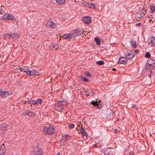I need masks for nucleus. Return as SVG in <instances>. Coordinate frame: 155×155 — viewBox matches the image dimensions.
I'll return each mask as SVG.
<instances>
[{"label":"nucleus","instance_id":"obj_1","mask_svg":"<svg viewBox=\"0 0 155 155\" xmlns=\"http://www.w3.org/2000/svg\"><path fill=\"white\" fill-rule=\"evenodd\" d=\"M43 130V132L46 134L51 135L54 134L55 132L54 127H51V126L48 124H46L44 126Z\"/></svg>","mask_w":155,"mask_h":155},{"label":"nucleus","instance_id":"obj_2","mask_svg":"<svg viewBox=\"0 0 155 155\" xmlns=\"http://www.w3.org/2000/svg\"><path fill=\"white\" fill-rule=\"evenodd\" d=\"M67 105L66 103H65L64 104L63 102H60L55 104V108L56 110L61 111L67 106Z\"/></svg>","mask_w":155,"mask_h":155},{"label":"nucleus","instance_id":"obj_3","mask_svg":"<svg viewBox=\"0 0 155 155\" xmlns=\"http://www.w3.org/2000/svg\"><path fill=\"white\" fill-rule=\"evenodd\" d=\"M62 37L63 38L68 41L71 40V39H74L75 37L74 34H73L72 31H71L68 34H64Z\"/></svg>","mask_w":155,"mask_h":155},{"label":"nucleus","instance_id":"obj_4","mask_svg":"<svg viewBox=\"0 0 155 155\" xmlns=\"http://www.w3.org/2000/svg\"><path fill=\"white\" fill-rule=\"evenodd\" d=\"M19 35L16 33H6L5 34V37L9 38L17 39L19 38Z\"/></svg>","mask_w":155,"mask_h":155},{"label":"nucleus","instance_id":"obj_5","mask_svg":"<svg viewBox=\"0 0 155 155\" xmlns=\"http://www.w3.org/2000/svg\"><path fill=\"white\" fill-rule=\"evenodd\" d=\"M34 153L36 155L42 154V150L41 148L37 146H35L33 148Z\"/></svg>","mask_w":155,"mask_h":155},{"label":"nucleus","instance_id":"obj_6","mask_svg":"<svg viewBox=\"0 0 155 155\" xmlns=\"http://www.w3.org/2000/svg\"><path fill=\"white\" fill-rule=\"evenodd\" d=\"M2 19L4 20H13L14 19V17L12 15L8 13H5L3 16Z\"/></svg>","mask_w":155,"mask_h":155},{"label":"nucleus","instance_id":"obj_7","mask_svg":"<svg viewBox=\"0 0 155 155\" xmlns=\"http://www.w3.org/2000/svg\"><path fill=\"white\" fill-rule=\"evenodd\" d=\"M46 25L47 27L49 28H55L56 26V24L52 21L51 19H49L47 22Z\"/></svg>","mask_w":155,"mask_h":155},{"label":"nucleus","instance_id":"obj_8","mask_svg":"<svg viewBox=\"0 0 155 155\" xmlns=\"http://www.w3.org/2000/svg\"><path fill=\"white\" fill-rule=\"evenodd\" d=\"M124 54L125 55L126 57L130 59H132L134 57L135 53L134 51H129L124 53Z\"/></svg>","mask_w":155,"mask_h":155},{"label":"nucleus","instance_id":"obj_9","mask_svg":"<svg viewBox=\"0 0 155 155\" xmlns=\"http://www.w3.org/2000/svg\"><path fill=\"white\" fill-rule=\"evenodd\" d=\"M147 63L149 65V68L150 70H152L154 67L155 64V60L153 58H150L148 60Z\"/></svg>","mask_w":155,"mask_h":155},{"label":"nucleus","instance_id":"obj_10","mask_svg":"<svg viewBox=\"0 0 155 155\" xmlns=\"http://www.w3.org/2000/svg\"><path fill=\"white\" fill-rule=\"evenodd\" d=\"M101 101V100H100L99 101H92L91 103L94 106H96V108L100 109L102 107V104L100 103Z\"/></svg>","mask_w":155,"mask_h":155},{"label":"nucleus","instance_id":"obj_11","mask_svg":"<svg viewBox=\"0 0 155 155\" xmlns=\"http://www.w3.org/2000/svg\"><path fill=\"white\" fill-rule=\"evenodd\" d=\"M12 92L11 91L8 92L0 91V96L4 98H5L8 96L12 94Z\"/></svg>","mask_w":155,"mask_h":155},{"label":"nucleus","instance_id":"obj_12","mask_svg":"<svg viewBox=\"0 0 155 155\" xmlns=\"http://www.w3.org/2000/svg\"><path fill=\"white\" fill-rule=\"evenodd\" d=\"M83 21L84 23L87 25H89L91 22L92 19L90 16H87L84 17L83 18Z\"/></svg>","mask_w":155,"mask_h":155},{"label":"nucleus","instance_id":"obj_13","mask_svg":"<svg viewBox=\"0 0 155 155\" xmlns=\"http://www.w3.org/2000/svg\"><path fill=\"white\" fill-rule=\"evenodd\" d=\"M149 45L151 47L155 44V37L153 36L149 38L148 39Z\"/></svg>","mask_w":155,"mask_h":155},{"label":"nucleus","instance_id":"obj_14","mask_svg":"<svg viewBox=\"0 0 155 155\" xmlns=\"http://www.w3.org/2000/svg\"><path fill=\"white\" fill-rule=\"evenodd\" d=\"M72 32L73 34H74L75 37L80 35H82L83 33L82 30L81 29H76L72 31Z\"/></svg>","mask_w":155,"mask_h":155},{"label":"nucleus","instance_id":"obj_15","mask_svg":"<svg viewBox=\"0 0 155 155\" xmlns=\"http://www.w3.org/2000/svg\"><path fill=\"white\" fill-rule=\"evenodd\" d=\"M118 62L121 64H125L127 62V60L126 57H121L119 58Z\"/></svg>","mask_w":155,"mask_h":155},{"label":"nucleus","instance_id":"obj_16","mask_svg":"<svg viewBox=\"0 0 155 155\" xmlns=\"http://www.w3.org/2000/svg\"><path fill=\"white\" fill-rule=\"evenodd\" d=\"M80 132L83 136L84 139L85 140H87L88 138V135L85 130L84 129H83L81 130Z\"/></svg>","mask_w":155,"mask_h":155},{"label":"nucleus","instance_id":"obj_17","mask_svg":"<svg viewBox=\"0 0 155 155\" xmlns=\"http://www.w3.org/2000/svg\"><path fill=\"white\" fill-rule=\"evenodd\" d=\"M23 114L25 116L28 115L29 117L34 116H35V114L33 112L29 111H26L23 113Z\"/></svg>","mask_w":155,"mask_h":155},{"label":"nucleus","instance_id":"obj_18","mask_svg":"<svg viewBox=\"0 0 155 155\" xmlns=\"http://www.w3.org/2000/svg\"><path fill=\"white\" fill-rule=\"evenodd\" d=\"M71 138V137L67 134H64L62 136V140H64V141H67Z\"/></svg>","mask_w":155,"mask_h":155},{"label":"nucleus","instance_id":"obj_19","mask_svg":"<svg viewBox=\"0 0 155 155\" xmlns=\"http://www.w3.org/2000/svg\"><path fill=\"white\" fill-rule=\"evenodd\" d=\"M130 43L131 44L132 46L134 48H136L137 47L136 41L134 40L131 39L130 41Z\"/></svg>","mask_w":155,"mask_h":155},{"label":"nucleus","instance_id":"obj_20","mask_svg":"<svg viewBox=\"0 0 155 155\" xmlns=\"http://www.w3.org/2000/svg\"><path fill=\"white\" fill-rule=\"evenodd\" d=\"M150 12L152 13H153L155 10V5L154 4L151 3L150 4Z\"/></svg>","mask_w":155,"mask_h":155},{"label":"nucleus","instance_id":"obj_21","mask_svg":"<svg viewBox=\"0 0 155 155\" xmlns=\"http://www.w3.org/2000/svg\"><path fill=\"white\" fill-rule=\"evenodd\" d=\"M56 2L59 5H61L65 3V0H55Z\"/></svg>","mask_w":155,"mask_h":155},{"label":"nucleus","instance_id":"obj_22","mask_svg":"<svg viewBox=\"0 0 155 155\" xmlns=\"http://www.w3.org/2000/svg\"><path fill=\"white\" fill-rule=\"evenodd\" d=\"M1 150L2 151L3 154H4L6 152V147H5L4 146V145H3L1 146Z\"/></svg>","mask_w":155,"mask_h":155},{"label":"nucleus","instance_id":"obj_23","mask_svg":"<svg viewBox=\"0 0 155 155\" xmlns=\"http://www.w3.org/2000/svg\"><path fill=\"white\" fill-rule=\"evenodd\" d=\"M94 41H95L96 44L99 45H100L101 44V41L100 40V39L98 37H96L94 38Z\"/></svg>","mask_w":155,"mask_h":155},{"label":"nucleus","instance_id":"obj_24","mask_svg":"<svg viewBox=\"0 0 155 155\" xmlns=\"http://www.w3.org/2000/svg\"><path fill=\"white\" fill-rule=\"evenodd\" d=\"M86 92L89 93L90 95L91 96H94V93L93 91L89 89Z\"/></svg>","mask_w":155,"mask_h":155},{"label":"nucleus","instance_id":"obj_25","mask_svg":"<svg viewBox=\"0 0 155 155\" xmlns=\"http://www.w3.org/2000/svg\"><path fill=\"white\" fill-rule=\"evenodd\" d=\"M38 74V72H37L35 70H31V76L33 75H36Z\"/></svg>","mask_w":155,"mask_h":155},{"label":"nucleus","instance_id":"obj_26","mask_svg":"<svg viewBox=\"0 0 155 155\" xmlns=\"http://www.w3.org/2000/svg\"><path fill=\"white\" fill-rule=\"evenodd\" d=\"M28 69L29 68L25 66L22 68V69L21 70V71L22 72H26L27 71H28Z\"/></svg>","mask_w":155,"mask_h":155},{"label":"nucleus","instance_id":"obj_27","mask_svg":"<svg viewBox=\"0 0 155 155\" xmlns=\"http://www.w3.org/2000/svg\"><path fill=\"white\" fill-rule=\"evenodd\" d=\"M96 64L99 65H101L104 64V62L100 60L97 61Z\"/></svg>","mask_w":155,"mask_h":155},{"label":"nucleus","instance_id":"obj_28","mask_svg":"<svg viewBox=\"0 0 155 155\" xmlns=\"http://www.w3.org/2000/svg\"><path fill=\"white\" fill-rule=\"evenodd\" d=\"M42 100L41 99L38 98L37 99L36 101H35V104H37L38 105L39 104H41V102Z\"/></svg>","mask_w":155,"mask_h":155},{"label":"nucleus","instance_id":"obj_29","mask_svg":"<svg viewBox=\"0 0 155 155\" xmlns=\"http://www.w3.org/2000/svg\"><path fill=\"white\" fill-rule=\"evenodd\" d=\"M7 125L5 124H2L0 130H5L6 129Z\"/></svg>","mask_w":155,"mask_h":155},{"label":"nucleus","instance_id":"obj_30","mask_svg":"<svg viewBox=\"0 0 155 155\" xmlns=\"http://www.w3.org/2000/svg\"><path fill=\"white\" fill-rule=\"evenodd\" d=\"M140 14H141V16H143L146 13V11L145 10H143L142 11H140Z\"/></svg>","mask_w":155,"mask_h":155},{"label":"nucleus","instance_id":"obj_31","mask_svg":"<svg viewBox=\"0 0 155 155\" xmlns=\"http://www.w3.org/2000/svg\"><path fill=\"white\" fill-rule=\"evenodd\" d=\"M26 73L29 76H31V70H30L29 69H28V71H27Z\"/></svg>","mask_w":155,"mask_h":155},{"label":"nucleus","instance_id":"obj_32","mask_svg":"<svg viewBox=\"0 0 155 155\" xmlns=\"http://www.w3.org/2000/svg\"><path fill=\"white\" fill-rule=\"evenodd\" d=\"M53 46L54 49H57L59 48V45L57 44L53 45Z\"/></svg>","mask_w":155,"mask_h":155},{"label":"nucleus","instance_id":"obj_33","mask_svg":"<svg viewBox=\"0 0 155 155\" xmlns=\"http://www.w3.org/2000/svg\"><path fill=\"white\" fill-rule=\"evenodd\" d=\"M150 54L149 52H147L146 54L145 55V57L147 58H150Z\"/></svg>","mask_w":155,"mask_h":155},{"label":"nucleus","instance_id":"obj_34","mask_svg":"<svg viewBox=\"0 0 155 155\" xmlns=\"http://www.w3.org/2000/svg\"><path fill=\"white\" fill-rule=\"evenodd\" d=\"M81 79L83 81H84L86 82H87L88 81V79L87 78L85 77L84 76H83L81 77Z\"/></svg>","mask_w":155,"mask_h":155},{"label":"nucleus","instance_id":"obj_35","mask_svg":"<svg viewBox=\"0 0 155 155\" xmlns=\"http://www.w3.org/2000/svg\"><path fill=\"white\" fill-rule=\"evenodd\" d=\"M30 104L31 106L32 105H35V100H31V104Z\"/></svg>","mask_w":155,"mask_h":155},{"label":"nucleus","instance_id":"obj_36","mask_svg":"<svg viewBox=\"0 0 155 155\" xmlns=\"http://www.w3.org/2000/svg\"><path fill=\"white\" fill-rule=\"evenodd\" d=\"M151 70L150 71V73H149L148 74V76L150 78L151 76H152V75H154V73H152V71H151V70Z\"/></svg>","mask_w":155,"mask_h":155},{"label":"nucleus","instance_id":"obj_37","mask_svg":"<svg viewBox=\"0 0 155 155\" xmlns=\"http://www.w3.org/2000/svg\"><path fill=\"white\" fill-rule=\"evenodd\" d=\"M89 4L91 5V3L88 2H85V4H84V6H85L87 7H89Z\"/></svg>","mask_w":155,"mask_h":155},{"label":"nucleus","instance_id":"obj_38","mask_svg":"<svg viewBox=\"0 0 155 155\" xmlns=\"http://www.w3.org/2000/svg\"><path fill=\"white\" fill-rule=\"evenodd\" d=\"M74 127V125L73 124H71L69 126V127L71 129H72Z\"/></svg>","mask_w":155,"mask_h":155},{"label":"nucleus","instance_id":"obj_39","mask_svg":"<svg viewBox=\"0 0 155 155\" xmlns=\"http://www.w3.org/2000/svg\"><path fill=\"white\" fill-rule=\"evenodd\" d=\"M85 75L86 76H91L90 74L89 73V72L88 71H87L85 73Z\"/></svg>","mask_w":155,"mask_h":155},{"label":"nucleus","instance_id":"obj_40","mask_svg":"<svg viewBox=\"0 0 155 155\" xmlns=\"http://www.w3.org/2000/svg\"><path fill=\"white\" fill-rule=\"evenodd\" d=\"M91 5H92L91 7H93V8H94H94H96V6L94 4L92 3H91Z\"/></svg>","mask_w":155,"mask_h":155},{"label":"nucleus","instance_id":"obj_41","mask_svg":"<svg viewBox=\"0 0 155 155\" xmlns=\"http://www.w3.org/2000/svg\"><path fill=\"white\" fill-rule=\"evenodd\" d=\"M31 101V100H27L25 101V102L26 103V104H30Z\"/></svg>","mask_w":155,"mask_h":155},{"label":"nucleus","instance_id":"obj_42","mask_svg":"<svg viewBox=\"0 0 155 155\" xmlns=\"http://www.w3.org/2000/svg\"><path fill=\"white\" fill-rule=\"evenodd\" d=\"M53 44H52L51 45H50L49 48L50 49H54V48H53Z\"/></svg>","mask_w":155,"mask_h":155},{"label":"nucleus","instance_id":"obj_43","mask_svg":"<svg viewBox=\"0 0 155 155\" xmlns=\"http://www.w3.org/2000/svg\"><path fill=\"white\" fill-rule=\"evenodd\" d=\"M141 23L140 22L136 24V25L138 27H139L141 26Z\"/></svg>","mask_w":155,"mask_h":155},{"label":"nucleus","instance_id":"obj_44","mask_svg":"<svg viewBox=\"0 0 155 155\" xmlns=\"http://www.w3.org/2000/svg\"><path fill=\"white\" fill-rule=\"evenodd\" d=\"M100 143H98V144L97 143H96L94 145V146L95 147H98L100 145Z\"/></svg>","mask_w":155,"mask_h":155},{"label":"nucleus","instance_id":"obj_45","mask_svg":"<svg viewBox=\"0 0 155 155\" xmlns=\"http://www.w3.org/2000/svg\"><path fill=\"white\" fill-rule=\"evenodd\" d=\"M91 4H89V7H88V8H92L93 7H91Z\"/></svg>","mask_w":155,"mask_h":155},{"label":"nucleus","instance_id":"obj_46","mask_svg":"<svg viewBox=\"0 0 155 155\" xmlns=\"http://www.w3.org/2000/svg\"><path fill=\"white\" fill-rule=\"evenodd\" d=\"M115 131L116 133H118V130H117V129L115 130Z\"/></svg>","mask_w":155,"mask_h":155},{"label":"nucleus","instance_id":"obj_47","mask_svg":"<svg viewBox=\"0 0 155 155\" xmlns=\"http://www.w3.org/2000/svg\"><path fill=\"white\" fill-rule=\"evenodd\" d=\"M132 107H136V105L134 104H132Z\"/></svg>","mask_w":155,"mask_h":155},{"label":"nucleus","instance_id":"obj_48","mask_svg":"<svg viewBox=\"0 0 155 155\" xmlns=\"http://www.w3.org/2000/svg\"><path fill=\"white\" fill-rule=\"evenodd\" d=\"M139 51L138 50V51L136 50L135 52L136 53H137L138 54Z\"/></svg>","mask_w":155,"mask_h":155},{"label":"nucleus","instance_id":"obj_49","mask_svg":"<svg viewBox=\"0 0 155 155\" xmlns=\"http://www.w3.org/2000/svg\"><path fill=\"white\" fill-rule=\"evenodd\" d=\"M2 10H0V14H2Z\"/></svg>","mask_w":155,"mask_h":155},{"label":"nucleus","instance_id":"obj_50","mask_svg":"<svg viewBox=\"0 0 155 155\" xmlns=\"http://www.w3.org/2000/svg\"><path fill=\"white\" fill-rule=\"evenodd\" d=\"M89 93L88 94H86V95L87 96V97H88L89 96Z\"/></svg>","mask_w":155,"mask_h":155},{"label":"nucleus","instance_id":"obj_51","mask_svg":"<svg viewBox=\"0 0 155 155\" xmlns=\"http://www.w3.org/2000/svg\"><path fill=\"white\" fill-rule=\"evenodd\" d=\"M57 155H60V153H59V152H58L57 154Z\"/></svg>","mask_w":155,"mask_h":155},{"label":"nucleus","instance_id":"obj_52","mask_svg":"<svg viewBox=\"0 0 155 155\" xmlns=\"http://www.w3.org/2000/svg\"><path fill=\"white\" fill-rule=\"evenodd\" d=\"M112 70H114V71H115V70H116V69L115 68H113L112 69Z\"/></svg>","mask_w":155,"mask_h":155},{"label":"nucleus","instance_id":"obj_53","mask_svg":"<svg viewBox=\"0 0 155 155\" xmlns=\"http://www.w3.org/2000/svg\"><path fill=\"white\" fill-rule=\"evenodd\" d=\"M18 69H20V70L22 69L21 68H20L19 69L17 68Z\"/></svg>","mask_w":155,"mask_h":155},{"label":"nucleus","instance_id":"obj_54","mask_svg":"<svg viewBox=\"0 0 155 155\" xmlns=\"http://www.w3.org/2000/svg\"><path fill=\"white\" fill-rule=\"evenodd\" d=\"M129 155H134L131 153H130Z\"/></svg>","mask_w":155,"mask_h":155},{"label":"nucleus","instance_id":"obj_55","mask_svg":"<svg viewBox=\"0 0 155 155\" xmlns=\"http://www.w3.org/2000/svg\"><path fill=\"white\" fill-rule=\"evenodd\" d=\"M3 154H2V153H1L0 154V155H3Z\"/></svg>","mask_w":155,"mask_h":155},{"label":"nucleus","instance_id":"obj_56","mask_svg":"<svg viewBox=\"0 0 155 155\" xmlns=\"http://www.w3.org/2000/svg\"><path fill=\"white\" fill-rule=\"evenodd\" d=\"M150 21H151V19H150Z\"/></svg>","mask_w":155,"mask_h":155}]
</instances>
